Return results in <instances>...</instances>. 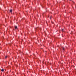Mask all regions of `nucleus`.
Here are the masks:
<instances>
[{"instance_id": "obj_8", "label": "nucleus", "mask_w": 76, "mask_h": 76, "mask_svg": "<svg viewBox=\"0 0 76 76\" xmlns=\"http://www.w3.org/2000/svg\"><path fill=\"white\" fill-rule=\"evenodd\" d=\"M51 17H50V19H51Z\"/></svg>"}, {"instance_id": "obj_4", "label": "nucleus", "mask_w": 76, "mask_h": 76, "mask_svg": "<svg viewBox=\"0 0 76 76\" xmlns=\"http://www.w3.org/2000/svg\"><path fill=\"white\" fill-rule=\"evenodd\" d=\"M7 58V56H6L5 57V58L6 59V58Z\"/></svg>"}, {"instance_id": "obj_5", "label": "nucleus", "mask_w": 76, "mask_h": 76, "mask_svg": "<svg viewBox=\"0 0 76 76\" xmlns=\"http://www.w3.org/2000/svg\"><path fill=\"white\" fill-rule=\"evenodd\" d=\"M62 49H63V50H64V48L63 47Z\"/></svg>"}, {"instance_id": "obj_1", "label": "nucleus", "mask_w": 76, "mask_h": 76, "mask_svg": "<svg viewBox=\"0 0 76 76\" xmlns=\"http://www.w3.org/2000/svg\"><path fill=\"white\" fill-rule=\"evenodd\" d=\"M10 12H11V13H12V10H10Z\"/></svg>"}, {"instance_id": "obj_7", "label": "nucleus", "mask_w": 76, "mask_h": 76, "mask_svg": "<svg viewBox=\"0 0 76 76\" xmlns=\"http://www.w3.org/2000/svg\"><path fill=\"white\" fill-rule=\"evenodd\" d=\"M33 56H34L35 55L34 54H33Z\"/></svg>"}, {"instance_id": "obj_3", "label": "nucleus", "mask_w": 76, "mask_h": 76, "mask_svg": "<svg viewBox=\"0 0 76 76\" xmlns=\"http://www.w3.org/2000/svg\"><path fill=\"white\" fill-rule=\"evenodd\" d=\"M1 72H4V69H2L1 70Z\"/></svg>"}, {"instance_id": "obj_2", "label": "nucleus", "mask_w": 76, "mask_h": 76, "mask_svg": "<svg viewBox=\"0 0 76 76\" xmlns=\"http://www.w3.org/2000/svg\"><path fill=\"white\" fill-rule=\"evenodd\" d=\"M15 29H17V28H18V27L17 26H15Z\"/></svg>"}, {"instance_id": "obj_6", "label": "nucleus", "mask_w": 76, "mask_h": 76, "mask_svg": "<svg viewBox=\"0 0 76 76\" xmlns=\"http://www.w3.org/2000/svg\"><path fill=\"white\" fill-rule=\"evenodd\" d=\"M62 32H64V29H62Z\"/></svg>"}]
</instances>
